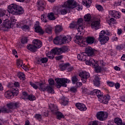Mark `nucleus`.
<instances>
[{
    "label": "nucleus",
    "instance_id": "f257e3e1",
    "mask_svg": "<svg viewBox=\"0 0 125 125\" xmlns=\"http://www.w3.org/2000/svg\"><path fill=\"white\" fill-rule=\"evenodd\" d=\"M8 11L13 15H20L24 13L23 8L15 4H12L8 7Z\"/></svg>",
    "mask_w": 125,
    "mask_h": 125
},
{
    "label": "nucleus",
    "instance_id": "f03ea898",
    "mask_svg": "<svg viewBox=\"0 0 125 125\" xmlns=\"http://www.w3.org/2000/svg\"><path fill=\"white\" fill-rule=\"evenodd\" d=\"M42 46V42L41 41L35 39L32 42V44H29L27 45L26 48L30 51L36 52L38 48H40Z\"/></svg>",
    "mask_w": 125,
    "mask_h": 125
},
{
    "label": "nucleus",
    "instance_id": "7ed1b4c3",
    "mask_svg": "<svg viewBox=\"0 0 125 125\" xmlns=\"http://www.w3.org/2000/svg\"><path fill=\"white\" fill-rule=\"evenodd\" d=\"M57 85L56 87L57 88H60L61 86H63L64 87H67V84L68 83H70V80L66 78H56L55 79Z\"/></svg>",
    "mask_w": 125,
    "mask_h": 125
},
{
    "label": "nucleus",
    "instance_id": "20e7f679",
    "mask_svg": "<svg viewBox=\"0 0 125 125\" xmlns=\"http://www.w3.org/2000/svg\"><path fill=\"white\" fill-rule=\"evenodd\" d=\"M106 35L109 36L110 35V33H106V32L100 33L98 39L101 44H105L109 41V37Z\"/></svg>",
    "mask_w": 125,
    "mask_h": 125
},
{
    "label": "nucleus",
    "instance_id": "39448f33",
    "mask_svg": "<svg viewBox=\"0 0 125 125\" xmlns=\"http://www.w3.org/2000/svg\"><path fill=\"white\" fill-rule=\"evenodd\" d=\"M30 84L35 89H38L39 87L40 90H42V91H45L46 90V86L43 83L37 82V84H36L33 82H30Z\"/></svg>",
    "mask_w": 125,
    "mask_h": 125
},
{
    "label": "nucleus",
    "instance_id": "423d86ee",
    "mask_svg": "<svg viewBox=\"0 0 125 125\" xmlns=\"http://www.w3.org/2000/svg\"><path fill=\"white\" fill-rule=\"evenodd\" d=\"M77 3L75 0H68L63 4L64 7H67V8H70L73 9L77 7Z\"/></svg>",
    "mask_w": 125,
    "mask_h": 125
},
{
    "label": "nucleus",
    "instance_id": "0eeeda50",
    "mask_svg": "<svg viewBox=\"0 0 125 125\" xmlns=\"http://www.w3.org/2000/svg\"><path fill=\"white\" fill-rule=\"evenodd\" d=\"M79 76L81 78V80L84 83H86L87 79L90 77L89 73L86 72V71H82L79 73Z\"/></svg>",
    "mask_w": 125,
    "mask_h": 125
},
{
    "label": "nucleus",
    "instance_id": "6e6552de",
    "mask_svg": "<svg viewBox=\"0 0 125 125\" xmlns=\"http://www.w3.org/2000/svg\"><path fill=\"white\" fill-rule=\"evenodd\" d=\"M37 7L39 11H43L45 7V2L43 0H39L37 2Z\"/></svg>",
    "mask_w": 125,
    "mask_h": 125
},
{
    "label": "nucleus",
    "instance_id": "1a4fd4ad",
    "mask_svg": "<svg viewBox=\"0 0 125 125\" xmlns=\"http://www.w3.org/2000/svg\"><path fill=\"white\" fill-rule=\"evenodd\" d=\"M86 65H90V66H92L93 68H96L98 66V63L95 62V60L93 59H90L89 60H87L85 62Z\"/></svg>",
    "mask_w": 125,
    "mask_h": 125
},
{
    "label": "nucleus",
    "instance_id": "9d476101",
    "mask_svg": "<svg viewBox=\"0 0 125 125\" xmlns=\"http://www.w3.org/2000/svg\"><path fill=\"white\" fill-rule=\"evenodd\" d=\"M110 100V96L107 95V96H103V95L100 98V101L101 103H103V104H108Z\"/></svg>",
    "mask_w": 125,
    "mask_h": 125
},
{
    "label": "nucleus",
    "instance_id": "9b49d317",
    "mask_svg": "<svg viewBox=\"0 0 125 125\" xmlns=\"http://www.w3.org/2000/svg\"><path fill=\"white\" fill-rule=\"evenodd\" d=\"M109 14L114 18L119 19L121 17V13L115 10L110 11Z\"/></svg>",
    "mask_w": 125,
    "mask_h": 125
},
{
    "label": "nucleus",
    "instance_id": "f8f14e48",
    "mask_svg": "<svg viewBox=\"0 0 125 125\" xmlns=\"http://www.w3.org/2000/svg\"><path fill=\"white\" fill-rule=\"evenodd\" d=\"M76 106L80 111H86L87 109L85 105L81 103H77L76 104Z\"/></svg>",
    "mask_w": 125,
    "mask_h": 125
},
{
    "label": "nucleus",
    "instance_id": "ddd939ff",
    "mask_svg": "<svg viewBox=\"0 0 125 125\" xmlns=\"http://www.w3.org/2000/svg\"><path fill=\"white\" fill-rule=\"evenodd\" d=\"M100 22L98 21H95L92 22L91 23V28L92 29H95V30H98L99 29V27Z\"/></svg>",
    "mask_w": 125,
    "mask_h": 125
},
{
    "label": "nucleus",
    "instance_id": "4468645a",
    "mask_svg": "<svg viewBox=\"0 0 125 125\" xmlns=\"http://www.w3.org/2000/svg\"><path fill=\"white\" fill-rule=\"evenodd\" d=\"M51 52L53 53L54 55H59V54H62V51L61 48H56L51 50Z\"/></svg>",
    "mask_w": 125,
    "mask_h": 125
},
{
    "label": "nucleus",
    "instance_id": "2eb2a0df",
    "mask_svg": "<svg viewBox=\"0 0 125 125\" xmlns=\"http://www.w3.org/2000/svg\"><path fill=\"white\" fill-rule=\"evenodd\" d=\"M85 53L87 54L88 56H92L94 54V51L92 48L90 47H87L85 48Z\"/></svg>",
    "mask_w": 125,
    "mask_h": 125
},
{
    "label": "nucleus",
    "instance_id": "dca6fc26",
    "mask_svg": "<svg viewBox=\"0 0 125 125\" xmlns=\"http://www.w3.org/2000/svg\"><path fill=\"white\" fill-rule=\"evenodd\" d=\"M34 30L35 32H43L42 27L40 26V22L36 21V23L34 25Z\"/></svg>",
    "mask_w": 125,
    "mask_h": 125
},
{
    "label": "nucleus",
    "instance_id": "f3484780",
    "mask_svg": "<svg viewBox=\"0 0 125 125\" xmlns=\"http://www.w3.org/2000/svg\"><path fill=\"white\" fill-rule=\"evenodd\" d=\"M71 40L72 38L71 36H67V37L66 36L63 37L62 39L61 38L62 43H68V42H71Z\"/></svg>",
    "mask_w": 125,
    "mask_h": 125
},
{
    "label": "nucleus",
    "instance_id": "a211bd4d",
    "mask_svg": "<svg viewBox=\"0 0 125 125\" xmlns=\"http://www.w3.org/2000/svg\"><path fill=\"white\" fill-rule=\"evenodd\" d=\"M7 106L9 109H16V108L19 107V104L17 103H11L10 104H8Z\"/></svg>",
    "mask_w": 125,
    "mask_h": 125
},
{
    "label": "nucleus",
    "instance_id": "6ab92c4d",
    "mask_svg": "<svg viewBox=\"0 0 125 125\" xmlns=\"http://www.w3.org/2000/svg\"><path fill=\"white\" fill-rule=\"evenodd\" d=\"M104 116H105V113H104V112H98L97 114V119H98V120H99V121H104Z\"/></svg>",
    "mask_w": 125,
    "mask_h": 125
},
{
    "label": "nucleus",
    "instance_id": "aec40b11",
    "mask_svg": "<svg viewBox=\"0 0 125 125\" xmlns=\"http://www.w3.org/2000/svg\"><path fill=\"white\" fill-rule=\"evenodd\" d=\"M6 14V11L3 9H0V18H2L3 21H6L5 15Z\"/></svg>",
    "mask_w": 125,
    "mask_h": 125
},
{
    "label": "nucleus",
    "instance_id": "412c9836",
    "mask_svg": "<svg viewBox=\"0 0 125 125\" xmlns=\"http://www.w3.org/2000/svg\"><path fill=\"white\" fill-rule=\"evenodd\" d=\"M93 82L95 86H100V79L98 76H95Z\"/></svg>",
    "mask_w": 125,
    "mask_h": 125
},
{
    "label": "nucleus",
    "instance_id": "4be33fe9",
    "mask_svg": "<svg viewBox=\"0 0 125 125\" xmlns=\"http://www.w3.org/2000/svg\"><path fill=\"white\" fill-rule=\"evenodd\" d=\"M77 58L79 60H81V61H86V56L85 55L84 53L78 54Z\"/></svg>",
    "mask_w": 125,
    "mask_h": 125
},
{
    "label": "nucleus",
    "instance_id": "5701e85b",
    "mask_svg": "<svg viewBox=\"0 0 125 125\" xmlns=\"http://www.w3.org/2000/svg\"><path fill=\"white\" fill-rule=\"evenodd\" d=\"M4 27H3V31H8V29L11 28V23L9 22H3Z\"/></svg>",
    "mask_w": 125,
    "mask_h": 125
},
{
    "label": "nucleus",
    "instance_id": "b1692460",
    "mask_svg": "<svg viewBox=\"0 0 125 125\" xmlns=\"http://www.w3.org/2000/svg\"><path fill=\"white\" fill-rule=\"evenodd\" d=\"M82 2L83 5H85L86 7H89V6L91 5V3L92 2L91 1V0H83Z\"/></svg>",
    "mask_w": 125,
    "mask_h": 125
},
{
    "label": "nucleus",
    "instance_id": "393cba45",
    "mask_svg": "<svg viewBox=\"0 0 125 125\" xmlns=\"http://www.w3.org/2000/svg\"><path fill=\"white\" fill-rule=\"evenodd\" d=\"M49 107L51 111V112H54V111H58V107L57 106L54 105L53 104H50Z\"/></svg>",
    "mask_w": 125,
    "mask_h": 125
},
{
    "label": "nucleus",
    "instance_id": "a878e982",
    "mask_svg": "<svg viewBox=\"0 0 125 125\" xmlns=\"http://www.w3.org/2000/svg\"><path fill=\"white\" fill-rule=\"evenodd\" d=\"M94 38L91 37H88L86 38V42L89 44H92L94 42Z\"/></svg>",
    "mask_w": 125,
    "mask_h": 125
},
{
    "label": "nucleus",
    "instance_id": "bb28decb",
    "mask_svg": "<svg viewBox=\"0 0 125 125\" xmlns=\"http://www.w3.org/2000/svg\"><path fill=\"white\" fill-rule=\"evenodd\" d=\"M60 42H61V37H57L53 40L55 44H61L62 43Z\"/></svg>",
    "mask_w": 125,
    "mask_h": 125
},
{
    "label": "nucleus",
    "instance_id": "cd10ccee",
    "mask_svg": "<svg viewBox=\"0 0 125 125\" xmlns=\"http://www.w3.org/2000/svg\"><path fill=\"white\" fill-rule=\"evenodd\" d=\"M83 32H79L76 35V39H79L83 41Z\"/></svg>",
    "mask_w": 125,
    "mask_h": 125
},
{
    "label": "nucleus",
    "instance_id": "c85d7f7f",
    "mask_svg": "<svg viewBox=\"0 0 125 125\" xmlns=\"http://www.w3.org/2000/svg\"><path fill=\"white\" fill-rule=\"evenodd\" d=\"M114 122L116 125H122L123 124V121L122 120V119L117 117L114 119Z\"/></svg>",
    "mask_w": 125,
    "mask_h": 125
},
{
    "label": "nucleus",
    "instance_id": "c756f323",
    "mask_svg": "<svg viewBox=\"0 0 125 125\" xmlns=\"http://www.w3.org/2000/svg\"><path fill=\"white\" fill-rule=\"evenodd\" d=\"M70 65V63H65V64H61L59 65V67L61 70V71H64V70H66V68L68 67Z\"/></svg>",
    "mask_w": 125,
    "mask_h": 125
},
{
    "label": "nucleus",
    "instance_id": "7c9ffc66",
    "mask_svg": "<svg viewBox=\"0 0 125 125\" xmlns=\"http://www.w3.org/2000/svg\"><path fill=\"white\" fill-rule=\"evenodd\" d=\"M93 92L96 94L99 99L103 95L101 94V91L98 89H94Z\"/></svg>",
    "mask_w": 125,
    "mask_h": 125
},
{
    "label": "nucleus",
    "instance_id": "2f4dec72",
    "mask_svg": "<svg viewBox=\"0 0 125 125\" xmlns=\"http://www.w3.org/2000/svg\"><path fill=\"white\" fill-rule=\"evenodd\" d=\"M4 95L6 98L9 99L11 98V96H12V95H13L12 94V92H11V91H7L5 92Z\"/></svg>",
    "mask_w": 125,
    "mask_h": 125
},
{
    "label": "nucleus",
    "instance_id": "473e14b6",
    "mask_svg": "<svg viewBox=\"0 0 125 125\" xmlns=\"http://www.w3.org/2000/svg\"><path fill=\"white\" fill-rule=\"evenodd\" d=\"M91 19V16L89 14H87L84 16V21L89 22Z\"/></svg>",
    "mask_w": 125,
    "mask_h": 125
},
{
    "label": "nucleus",
    "instance_id": "72a5a7b5",
    "mask_svg": "<svg viewBox=\"0 0 125 125\" xmlns=\"http://www.w3.org/2000/svg\"><path fill=\"white\" fill-rule=\"evenodd\" d=\"M56 115H57V118L58 120H61L62 118H64V115L61 112L57 111L55 112Z\"/></svg>",
    "mask_w": 125,
    "mask_h": 125
},
{
    "label": "nucleus",
    "instance_id": "f704fd0d",
    "mask_svg": "<svg viewBox=\"0 0 125 125\" xmlns=\"http://www.w3.org/2000/svg\"><path fill=\"white\" fill-rule=\"evenodd\" d=\"M46 90L48 93H54V90L50 86H46Z\"/></svg>",
    "mask_w": 125,
    "mask_h": 125
},
{
    "label": "nucleus",
    "instance_id": "c9c22d12",
    "mask_svg": "<svg viewBox=\"0 0 125 125\" xmlns=\"http://www.w3.org/2000/svg\"><path fill=\"white\" fill-rule=\"evenodd\" d=\"M47 18L49 20H55V17H54V13H50L48 14Z\"/></svg>",
    "mask_w": 125,
    "mask_h": 125
},
{
    "label": "nucleus",
    "instance_id": "e433bc0d",
    "mask_svg": "<svg viewBox=\"0 0 125 125\" xmlns=\"http://www.w3.org/2000/svg\"><path fill=\"white\" fill-rule=\"evenodd\" d=\"M21 29H22V31H27V32H29L30 31V26L24 24L21 26Z\"/></svg>",
    "mask_w": 125,
    "mask_h": 125
},
{
    "label": "nucleus",
    "instance_id": "4c0bfd02",
    "mask_svg": "<svg viewBox=\"0 0 125 125\" xmlns=\"http://www.w3.org/2000/svg\"><path fill=\"white\" fill-rule=\"evenodd\" d=\"M44 29L45 32H51L52 31V27L49 25H44Z\"/></svg>",
    "mask_w": 125,
    "mask_h": 125
},
{
    "label": "nucleus",
    "instance_id": "58836bf2",
    "mask_svg": "<svg viewBox=\"0 0 125 125\" xmlns=\"http://www.w3.org/2000/svg\"><path fill=\"white\" fill-rule=\"evenodd\" d=\"M68 8L67 7H65L64 8L60 10V13L62 15H65V14H67V12H68Z\"/></svg>",
    "mask_w": 125,
    "mask_h": 125
},
{
    "label": "nucleus",
    "instance_id": "ea45409f",
    "mask_svg": "<svg viewBox=\"0 0 125 125\" xmlns=\"http://www.w3.org/2000/svg\"><path fill=\"white\" fill-rule=\"evenodd\" d=\"M55 32H62L63 31V27L60 25L55 26Z\"/></svg>",
    "mask_w": 125,
    "mask_h": 125
},
{
    "label": "nucleus",
    "instance_id": "a19ab883",
    "mask_svg": "<svg viewBox=\"0 0 125 125\" xmlns=\"http://www.w3.org/2000/svg\"><path fill=\"white\" fill-rule=\"evenodd\" d=\"M11 92L13 95H16V96L18 95V93H19V90H18V88H12Z\"/></svg>",
    "mask_w": 125,
    "mask_h": 125
},
{
    "label": "nucleus",
    "instance_id": "79ce46f5",
    "mask_svg": "<svg viewBox=\"0 0 125 125\" xmlns=\"http://www.w3.org/2000/svg\"><path fill=\"white\" fill-rule=\"evenodd\" d=\"M17 65L18 67H21L22 69H24L23 67V62L21 60H18L17 62Z\"/></svg>",
    "mask_w": 125,
    "mask_h": 125
},
{
    "label": "nucleus",
    "instance_id": "37998d69",
    "mask_svg": "<svg viewBox=\"0 0 125 125\" xmlns=\"http://www.w3.org/2000/svg\"><path fill=\"white\" fill-rule=\"evenodd\" d=\"M48 61L47 58H42L38 60V62H42V63H46Z\"/></svg>",
    "mask_w": 125,
    "mask_h": 125
},
{
    "label": "nucleus",
    "instance_id": "c03bdc74",
    "mask_svg": "<svg viewBox=\"0 0 125 125\" xmlns=\"http://www.w3.org/2000/svg\"><path fill=\"white\" fill-rule=\"evenodd\" d=\"M74 42L77 44H81V43H83V40H82V39H76V40H74Z\"/></svg>",
    "mask_w": 125,
    "mask_h": 125
},
{
    "label": "nucleus",
    "instance_id": "a18cd8bd",
    "mask_svg": "<svg viewBox=\"0 0 125 125\" xmlns=\"http://www.w3.org/2000/svg\"><path fill=\"white\" fill-rule=\"evenodd\" d=\"M77 22L73 21L70 24L69 27L71 29H75V28H77Z\"/></svg>",
    "mask_w": 125,
    "mask_h": 125
},
{
    "label": "nucleus",
    "instance_id": "49530a36",
    "mask_svg": "<svg viewBox=\"0 0 125 125\" xmlns=\"http://www.w3.org/2000/svg\"><path fill=\"white\" fill-rule=\"evenodd\" d=\"M76 24L77 25H83V18H79L77 20V21L76 22Z\"/></svg>",
    "mask_w": 125,
    "mask_h": 125
},
{
    "label": "nucleus",
    "instance_id": "de8ad7c7",
    "mask_svg": "<svg viewBox=\"0 0 125 125\" xmlns=\"http://www.w3.org/2000/svg\"><path fill=\"white\" fill-rule=\"evenodd\" d=\"M29 95H28V93H27V92H23L22 93V95L21 97V98L22 99H28V97Z\"/></svg>",
    "mask_w": 125,
    "mask_h": 125
},
{
    "label": "nucleus",
    "instance_id": "09e8293b",
    "mask_svg": "<svg viewBox=\"0 0 125 125\" xmlns=\"http://www.w3.org/2000/svg\"><path fill=\"white\" fill-rule=\"evenodd\" d=\"M78 81H79V79H78L77 76H74L72 77V82L73 83H78Z\"/></svg>",
    "mask_w": 125,
    "mask_h": 125
},
{
    "label": "nucleus",
    "instance_id": "8fccbe9b",
    "mask_svg": "<svg viewBox=\"0 0 125 125\" xmlns=\"http://www.w3.org/2000/svg\"><path fill=\"white\" fill-rule=\"evenodd\" d=\"M21 43L22 44H25V43H27L28 42V38L23 37L21 41Z\"/></svg>",
    "mask_w": 125,
    "mask_h": 125
},
{
    "label": "nucleus",
    "instance_id": "3c124183",
    "mask_svg": "<svg viewBox=\"0 0 125 125\" xmlns=\"http://www.w3.org/2000/svg\"><path fill=\"white\" fill-rule=\"evenodd\" d=\"M1 112L2 113H11V110L10 109H7L5 108H2L1 109Z\"/></svg>",
    "mask_w": 125,
    "mask_h": 125
},
{
    "label": "nucleus",
    "instance_id": "603ef678",
    "mask_svg": "<svg viewBox=\"0 0 125 125\" xmlns=\"http://www.w3.org/2000/svg\"><path fill=\"white\" fill-rule=\"evenodd\" d=\"M27 99H29L30 101H34L36 99V97L33 95H28Z\"/></svg>",
    "mask_w": 125,
    "mask_h": 125
},
{
    "label": "nucleus",
    "instance_id": "864d4df0",
    "mask_svg": "<svg viewBox=\"0 0 125 125\" xmlns=\"http://www.w3.org/2000/svg\"><path fill=\"white\" fill-rule=\"evenodd\" d=\"M18 77H19V79H22V80H25V75H24V73H19Z\"/></svg>",
    "mask_w": 125,
    "mask_h": 125
},
{
    "label": "nucleus",
    "instance_id": "5fc2aeb1",
    "mask_svg": "<svg viewBox=\"0 0 125 125\" xmlns=\"http://www.w3.org/2000/svg\"><path fill=\"white\" fill-rule=\"evenodd\" d=\"M61 49L62 51V53L63 52H66V51H68V50H69V48H68V47L66 46L62 47Z\"/></svg>",
    "mask_w": 125,
    "mask_h": 125
},
{
    "label": "nucleus",
    "instance_id": "6e6d98bb",
    "mask_svg": "<svg viewBox=\"0 0 125 125\" xmlns=\"http://www.w3.org/2000/svg\"><path fill=\"white\" fill-rule=\"evenodd\" d=\"M98 66H99V65L98 64L97 66H96L95 67H94V68L95 69V71L97 73H100V72H101V68H99Z\"/></svg>",
    "mask_w": 125,
    "mask_h": 125
},
{
    "label": "nucleus",
    "instance_id": "4d7b16f0",
    "mask_svg": "<svg viewBox=\"0 0 125 125\" xmlns=\"http://www.w3.org/2000/svg\"><path fill=\"white\" fill-rule=\"evenodd\" d=\"M48 82L50 85H54V80L52 78L49 79Z\"/></svg>",
    "mask_w": 125,
    "mask_h": 125
},
{
    "label": "nucleus",
    "instance_id": "13d9d810",
    "mask_svg": "<svg viewBox=\"0 0 125 125\" xmlns=\"http://www.w3.org/2000/svg\"><path fill=\"white\" fill-rule=\"evenodd\" d=\"M35 118L37 119V120L41 121V120H42V115L41 114H36Z\"/></svg>",
    "mask_w": 125,
    "mask_h": 125
},
{
    "label": "nucleus",
    "instance_id": "bf43d9fd",
    "mask_svg": "<svg viewBox=\"0 0 125 125\" xmlns=\"http://www.w3.org/2000/svg\"><path fill=\"white\" fill-rule=\"evenodd\" d=\"M83 27L82 25H79L78 28V32H83Z\"/></svg>",
    "mask_w": 125,
    "mask_h": 125
},
{
    "label": "nucleus",
    "instance_id": "052dcab7",
    "mask_svg": "<svg viewBox=\"0 0 125 125\" xmlns=\"http://www.w3.org/2000/svg\"><path fill=\"white\" fill-rule=\"evenodd\" d=\"M70 91L72 92H77V88L76 87H71L70 89Z\"/></svg>",
    "mask_w": 125,
    "mask_h": 125
},
{
    "label": "nucleus",
    "instance_id": "680f3d73",
    "mask_svg": "<svg viewBox=\"0 0 125 125\" xmlns=\"http://www.w3.org/2000/svg\"><path fill=\"white\" fill-rule=\"evenodd\" d=\"M68 103L69 101H67L66 100H63L62 102V104L63 105V106H66V105H68Z\"/></svg>",
    "mask_w": 125,
    "mask_h": 125
},
{
    "label": "nucleus",
    "instance_id": "e2e57ef3",
    "mask_svg": "<svg viewBox=\"0 0 125 125\" xmlns=\"http://www.w3.org/2000/svg\"><path fill=\"white\" fill-rule=\"evenodd\" d=\"M107 84L109 85V86L113 87L114 85H115V83L112 82H108Z\"/></svg>",
    "mask_w": 125,
    "mask_h": 125
},
{
    "label": "nucleus",
    "instance_id": "0e129e2a",
    "mask_svg": "<svg viewBox=\"0 0 125 125\" xmlns=\"http://www.w3.org/2000/svg\"><path fill=\"white\" fill-rule=\"evenodd\" d=\"M12 53L13 55H15V56L16 58H18V55H15V54H17V51H16V50L15 49L13 50Z\"/></svg>",
    "mask_w": 125,
    "mask_h": 125
},
{
    "label": "nucleus",
    "instance_id": "69168bd1",
    "mask_svg": "<svg viewBox=\"0 0 125 125\" xmlns=\"http://www.w3.org/2000/svg\"><path fill=\"white\" fill-rule=\"evenodd\" d=\"M96 8H97V9L99 10V11H102V10H103V7H102V6L100 5H98L96 6Z\"/></svg>",
    "mask_w": 125,
    "mask_h": 125
},
{
    "label": "nucleus",
    "instance_id": "338daca9",
    "mask_svg": "<svg viewBox=\"0 0 125 125\" xmlns=\"http://www.w3.org/2000/svg\"><path fill=\"white\" fill-rule=\"evenodd\" d=\"M53 12H54L55 14H58V13H59V10L58 9V8H54Z\"/></svg>",
    "mask_w": 125,
    "mask_h": 125
},
{
    "label": "nucleus",
    "instance_id": "774afa93",
    "mask_svg": "<svg viewBox=\"0 0 125 125\" xmlns=\"http://www.w3.org/2000/svg\"><path fill=\"white\" fill-rule=\"evenodd\" d=\"M88 125H98L97 124V122L96 121H93L91 123V122H89Z\"/></svg>",
    "mask_w": 125,
    "mask_h": 125
}]
</instances>
